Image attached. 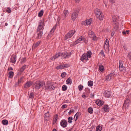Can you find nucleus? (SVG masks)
Wrapping results in <instances>:
<instances>
[{
	"mask_svg": "<svg viewBox=\"0 0 131 131\" xmlns=\"http://www.w3.org/2000/svg\"><path fill=\"white\" fill-rule=\"evenodd\" d=\"M71 55V53L67 52H64L63 53L59 52L56 53V54L51 58V60L56 59L60 56H61L63 58H68Z\"/></svg>",
	"mask_w": 131,
	"mask_h": 131,
	"instance_id": "f257e3e1",
	"label": "nucleus"
},
{
	"mask_svg": "<svg viewBox=\"0 0 131 131\" xmlns=\"http://www.w3.org/2000/svg\"><path fill=\"white\" fill-rule=\"evenodd\" d=\"M44 83L43 81H37L34 83L33 86L35 89L38 90L43 86Z\"/></svg>",
	"mask_w": 131,
	"mask_h": 131,
	"instance_id": "f03ea898",
	"label": "nucleus"
},
{
	"mask_svg": "<svg viewBox=\"0 0 131 131\" xmlns=\"http://www.w3.org/2000/svg\"><path fill=\"white\" fill-rule=\"evenodd\" d=\"M54 87L52 83L49 82H47L45 86V89L46 90H54Z\"/></svg>",
	"mask_w": 131,
	"mask_h": 131,
	"instance_id": "7ed1b4c3",
	"label": "nucleus"
},
{
	"mask_svg": "<svg viewBox=\"0 0 131 131\" xmlns=\"http://www.w3.org/2000/svg\"><path fill=\"white\" fill-rule=\"evenodd\" d=\"M44 21L43 20L41 21L40 22L39 24L37 30V31H42L44 29L43 27L45 26L44 24Z\"/></svg>",
	"mask_w": 131,
	"mask_h": 131,
	"instance_id": "20e7f679",
	"label": "nucleus"
},
{
	"mask_svg": "<svg viewBox=\"0 0 131 131\" xmlns=\"http://www.w3.org/2000/svg\"><path fill=\"white\" fill-rule=\"evenodd\" d=\"M79 11L77 10H74V12H73L71 16V19L73 21L74 20L77 18Z\"/></svg>",
	"mask_w": 131,
	"mask_h": 131,
	"instance_id": "39448f33",
	"label": "nucleus"
},
{
	"mask_svg": "<svg viewBox=\"0 0 131 131\" xmlns=\"http://www.w3.org/2000/svg\"><path fill=\"white\" fill-rule=\"evenodd\" d=\"M119 69L120 71L125 72L126 71L125 67L123 66V62L121 60L119 61Z\"/></svg>",
	"mask_w": 131,
	"mask_h": 131,
	"instance_id": "423d86ee",
	"label": "nucleus"
},
{
	"mask_svg": "<svg viewBox=\"0 0 131 131\" xmlns=\"http://www.w3.org/2000/svg\"><path fill=\"white\" fill-rule=\"evenodd\" d=\"M69 14V12L67 10H64L63 11V14L62 15L61 19L63 20L67 17L68 16Z\"/></svg>",
	"mask_w": 131,
	"mask_h": 131,
	"instance_id": "0eeeda50",
	"label": "nucleus"
},
{
	"mask_svg": "<svg viewBox=\"0 0 131 131\" xmlns=\"http://www.w3.org/2000/svg\"><path fill=\"white\" fill-rule=\"evenodd\" d=\"M130 100L128 99H127L124 102L123 106L126 107V108H128L129 105Z\"/></svg>",
	"mask_w": 131,
	"mask_h": 131,
	"instance_id": "6e6552de",
	"label": "nucleus"
},
{
	"mask_svg": "<svg viewBox=\"0 0 131 131\" xmlns=\"http://www.w3.org/2000/svg\"><path fill=\"white\" fill-rule=\"evenodd\" d=\"M115 74H114V72H112L109 74L108 75H107L106 77V80L107 81H109L111 79H112L114 76V75Z\"/></svg>",
	"mask_w": 131,
	"mask_h": 131,
	"instance_id": "1a4fd4ad",
	"label": "nucleus"
},
{
	"mask_svg": "<svg viewBox=\"0 0 131 131\" xmlns=\"http://www.w3.org/2000/svg\"><path fill=\"white\" fill-rule=\"evenodd\" d=\"M67 125V123L66 120L63 119L60 122V125L63 128L66 127Z\"/></svg>",
	"mask_w": 131,
	"mask_h": 131,
	"instance_id": "9d476101",
	"label": "nucleus"
},
{
	"mask_svg": "<svg viewBox=\"0 0 131 131\" xmlns=\"http://www.w3.org/2000/svg\"><path fill=\"white\" fill-rule=\"evenodd\" d=\"M36 33H37L36 39H41L42 37L43 32L36 31Z\"/></svg>",
	"mask_w": 131,
	"mask_h": 131,
	"instance_id": "9b49d317",
	"label": "nucleus"
},
{
	"mask_svg": "<svg viewBox=\"0 0 131 131\" xmlns=\"http://www.w3.org/2000/svg\"><path fill=\"white\" fill-rule=\"evenodd\" d=\"M92 21V19H89L86 20L85 21H84L83 22L82 25H90L91 24Z\"/></svg>",
	"mask_w": 131,
	"mask_h": 131,
	"instance_id": "f8f14e48",
	"label": "nucleus"
},
{
	"mask_svg": "<svg viewBox=\"0 0 131 131\" xmlns=\"http://www.w3.org/2000/svg\"><path fill=\"white\" fill-rule=\"evenodd\" d=\"M85 53L83 54L81 56V60L83 61H87L88 60V59L86 57Z\"/></svg>",
	"mask_w": 131,
	"mask_h": 131,
	"instance_id": "ddd939ff",
	"label": "nucleus"
},
{
	"mask_svg": "<svg viewBox=\"0 0 131 131\" xmlns=\"http://www.w3.org/2000/svg\"><path fill=\"white\" fill-rule=\"evenodd\" d=\"M16 55L12 56L10 59V61L13 63H15L16 61Z\"/></svg>",
	"mask_w": 131,
	"mask_h": 131,
	"instance_id": "4468645a",
	"label": "nucleus"
},
{
	"mask_svg": "<svg viewBox=\"0 0 131 131\" xmlns=\"http://www.w3.org/2000/svg\"><path fill=\"white\" fill-rule=\"evenodd\" d=\"M84 39V37H83L81 36L74 43L76 45L78 43H79L80 41L83 40Z\"/></svg>",
	"mask_w": 131,
	"mask_h": 131,
	"instance_id": "2eb2a0df",
	"label": "nucleus"
},
{
	"mask_svg": "<svg viewBox=\"0 0 131 131\" xmlns=\"http://www.w3.org/2000/svg\"><path fill=\"white\" fill-rule=\"evenodd\" d=\"M56 28V26H54L52 28L50 31V34H49L48 36V38L52 36Z\"/></svg>",
	"mask_w": 131,
	"mask_h": 131,
	"instance_id": "dca6fc26",
	"label": "nucleus"
},
{
	"mask_svg": "<svg viewBox=\"0 0 131 131\" xmlns=\"http://www.w3.org/2000/svg\"><path fill=\"white\" fill-rule=\"evenodd\" d=\"M26 66V65L23 66L20 69L19 72H18V74H20L23 72L25 69Z\"/></svg>",
	"mask_w": 131,
	"mask_h": 131,
	"instance_id": "f3484780",
	"label": "nucleus"
},
{
	"mask_svg": "<svg viewBox=\"0 0 131 131\" xmlns=\"http://www.w3.org/2000/svg\"><path fill=\"white\" fill-rule=\"evenodd\" d=\"M31 82H27L24 85V88H28L31 85Z\"/></svg>",
	"mask_w": 131,
	"mask_h": 131,
	"instance_id": "a211bd4d",
	"label": "nucleus"
},
{
	"mask_svg": "<svg viewBox=\"0 0 131 131\" xmlns=\"http://www.w3.org/2000/svg\"><path fill=\"white\" fill-rule=\"evenodd\" d=\"M104 94L105 95V97H108L111 96V92L108 91H105L104 93Z\"/></svg>",
	"mask_w": 131,
	"mask_h": 131,
	"instance_id": "6ab92c4d",
	"label": "nucleus"
},
{
	"mask_svg": "<svg viewBox=\"0 0 131 131\" xmlns=\"http://www.w3.org/2000/svg\"><path fill=\"white\" fill-rule=\"evenodd\" d=\"M86 56L87 58H90L91 57V55L92 54V53L90 51H88L86 53H85Z\"/></svg>",
	"mask_w": 131,
	"mask_h": 131,
	"instance_id": "aec40b11",
	"label": "nucleus"
},
{
	"mask_svg": "<svg viewBox=\"0 0 131 131\" xmlns=\"http://www.w3.org/2000/svg\"><path fill=\"white\" fill-rule=\"evenodd\" d=\"M41 42L40 41H39L36 42L35 44H34L32 46V48L35 49L39 45Z\"/></svg>",
	"mask_w": 131,
	"mask_h": 131,
	"instance_id": "412c9836",
	"label": "nucleus"
},
{
	"mask_svg": "<svg viewBox=\"0 0 131 131\" xmlns=\"http://www.w3.org/2000/svg\"><path fill=\"white\" fill-rule=\"evenodd\" d=\"M103 109L104 110V111L105 112H108L109 111V108L108 105H105Z\"/></svg>",
	"mask_w": 131,
	"mask_h": 131,
	"instance_id": "4be33fe9",
	"label": "nucleus"
},
{
	"mask_svg": "<svg viewBox=\"0 0 131 131\" xmlns=\"http://www.w3.org/2000/svg\"><path fill=\"white\" fill-rule=\"evenodd\" d=\"M95 12H96V17L100 15V14L102 13L100 10L98 9H96L95 10Z\"/></svg>",
	"mask_w": 131,
	"mask_h": 131,
	"instance_id": "5701e85b",
	"label": "nucleus"
},
{
	"mask_svg": "<svg viewBox=\"0 0 131 131\" xmlns=\"http://www.w3.org/2000/svg\"><path fill=\"white\" fill-rule=\"evenodd\" d=\"M107 47L108 48H109V41L108 39H106L105 42V47Z\"/></svg>",
	"mask_w": 131,
	"mask_h": 131,
	"instance_id": "b1692460",
	"label": "nucleus"
},
{
	"mask_svg": "<svg viewBox=\"0 0 131 131\" xmlns=\"http://www.w3.org/2000/svg\"><path fill=\"white\" fill-rule=\"evenodd\" d=\"M98 19L100 20H102L103 18V15L102 13L100 14L99 16L96 17Z\"/></svg>",
	"mask_w": 131,
	"mask_h": 131,
	"instance_id": "393cba45",
	"label": "nucleus"
},
{
	"mask_svg": "<svg viewBox=\"0 0 131 131\" xmlns=\"http://www.w3.org/2000/svg\"><path fill=\"white\" fill-rule=\"evenodd\" d=\"M99 68L100 71L101 72H103L104 70V67L102 65L99 66Z\"/></svg>",
	"mask_w": 131,
	"mask_h": 131,
	"instance_id": "a878e982",
	"label": "nucleus"
},
{
	"mask_svg": "<svg viewBox=\"0 0 131 131\" xmlns=\"http://www.w3.org/2000/svg\"><path fill=\"white\" fill-rule=\"evenodd\" d=\"M14 75V73L13 71H10L9 73L8 77L9 78H12L13 77Z\"/></svg>",
	"mask_w": 131,
	"mask_h": 131,
	"instance_id": "bb28decb",
	"label": "nucleus"
},
{
	"mask_svg": "<svg viewBox=\"0 0 131 131\" xmlns=\"http://www.w3.org/2000/svg\"><path fill=\"white\" fill-rule=\"evenodd\" d=\"M8 123V121L7 120H3L2 121V124L4 125H6Z\"/></svg>",
	"mask_w": 131,
	"mask_h": 131,
	"instance_id": "cd10ccee",
	"label": "nucleus"
},
{
	"mask_svg": "<svg viewBox=\"0 0 131 131\" xmlns=\"http://www.w3.org/2000/svg\"><path fill=\"white\" fill-rule=\"evenodd\" d=\"M88 34L89 36L90 37H92L93 36V35H94V33L91 30H90L89 31Z\"/></svg>",
	"mask_w": 131,
	"mask_h": 131,
	"instance_id": "c85d7f7f",
	"label": "nucleus"
},
{
	"mask_svg": "<svg viewBox=\"0 0 131 131\" xmlns=\"http://www.w3.org/2000/svg\"><path fill=\"white\" fill-rule=\"evenodd\" d=\"M70 32H68L67 34H66L65 37L66 38V39H67L68 38H71L72 37V35H70Z\"/></svg>",
	"mask_w": 131,
	"mask_h": 131,
	"instance_id": "c756f323",
	"label": "nucleus"
},
{
	"mask_svg": "<svg viewBox=\"0 0 131 131\" xmlns=\"http://www.w3.org/2000/svg\"><path fill=\"white\" fill-rule=\"evenodd\" d=\"M93 109L91 107H89L88 108V111L89 113L91 114L93 113Z\"/></svg>",
	"mask_w": 131,
	"mask_h": 131,
	"instance_id": "7c9ffc66",
	"label": "nucleus"
},
{
	"mask_svg": "<svg viewBox=\"0 0 131 131\" xmlns=\"http://www.w3.org/2000/svg\"><path fill=\"white\" fill-rule=\"evenodd\" d=\"M88 84L89 86H92L93 85V82L92 81H89L88 82Z\"/></svg>",
	"mask_w": 131,
	"mask_h": 131,
	"instance_id": "2f4dec72",
	"label": "nucleus"
},
{
	"mask_svg": "<svg viewBox=\"0 0 131 131\" xmlns=\"http://www.w3.org/2000/svg\"><path fill=\"white\" fill-rule=\"evenodd\" d=\"M43 10H41L39 13L38 14V16L39 17H41L43 14Z\"/></svg>",
	"mask_w": 131,
	"mask_h": 131,
	"instance_id": "473e14b6",
	"label": "nucleus"
},
{
	"mask_svg": "<svg viewBox=\"0 0 131 131\" xmlns=\"http://www.w3.org/2000/svg\"><path fill=\"white\" fill-rule=\"evenodd\" d=\"M56 69H63V64L61 65H60L59 66H57L56 67Z\"/></svg>",
	"mask_w": 131,
	"mask_h": 131,
	"instance_id": "72a5a7b5",
	"label": "nucleus"
},
{
	"mask_svg": "<svg viewBox=\"0 0 131 131\" xmlns=\"http://www.w3.org/2000/svg\"><path fill=\"white\" fill-rule=\"evenodd\" d=\"M66 82L67 84H71L72 82L71 81V79L70 78H69L67 79L66 80Z\"/></svg>",
	"mask_w": 131,
	"mask_h": 131,
	"instance_id": "f704fd0d",
	"label": "nucleus"
},
{
	"mask_svg": "<svg viewBox=\"0 0 131 131\" xmlns=\"http://www.w3.org/2000/svg\"><path fill=\"white\" fill-rule=\"evenodd\" d=\"M49 116V113L48 111L47 113H45L44 116L45 118H47Z\"/></svg>",
	"mask_w": 131,
	"mask_h": 131,
	"instance_id": "c9c22d12",
	"label": "nucleus"
},
{
	"mask_svg": "<svg viewBox=\"0 0 131 131\" xmlns=\"http://www.w3.org/2000/svg\"><path fill=\"white\" fill-rule=\"evenodd\" d=\"M24 78V77H22L18 80V83L19 84L23 82V80Z\"/></svg>",
	"mask_w": 131,
	"mask_h": 131,
	"instance_id": "e433bc0d",
	"label": "nucleus"
},
{
	"mask_svg": "<svg viewBox=\"0 0 131 131\" xmlns=\"http://www.w3.org/2000/svg\"><path fill=\"white\" fill-rule=\"evenodd\" d=\"M68 122L70 123H72V121L73 119V118L72 117H69L68 118Z\"/></svg>",
	"mask_w": 131,
	"mask_h": 131,
	"instance_id": "4c0bfd02",
	"label": "nucleus"
},
{
	"mask_svg": "<svg viewBox=\"0 0 131 131\" xmlns=\"http://www.w3.org/2000/svg\"><path fill=\"white\" fill-rule=\"evenodd\" d=\"M78 89L79 91H81L83 89V86L81 85H79L78 86Z\"/></svg>",
	"mask_w": 131,
	"mask_h": 131,
	"instance_id": "58836bf2",
	"label": "nucleus"
},
{
	"mask_svg": "<svg viewBox=\"0 0 131 131\" xmlns=\"http://www.w3.org/2000/svg\"><path fill=\"white\" fill-rule=\"evenodd\" d=\"M102 129V127L100 126H97L96 128V131H100Z\"/></svg>",
	"mask_w": 131,
	"mask_h": 131,
	"instance_id": "ea45409f",
	"label": "nucleus"
},
{
	"mask_svg": "<svg viewBox=\"0 0 131 131\" xmlns=\"http://www.w3.org/2000/svg\"><path fill=\"white\" fill-rule=\"evenodd\" d=\"M75 32V31L74 30H72L70 31L69 32H70V35H72V36Z\"/></svg>",
	"mask_w": 131,
	"mask_h": 131,
	"instance_id": "a19ab883",
	"label": "nucleus"
},
{
	"mask_svg": "<svg viewBox=\"0 0 131 131\" xmlns=\"http://www.w3.org/2000/svg\"><path fill=\"white\" fill-rule=\"evenodd\" d=\"M62 89L63 91H65L67 89V86L66 85H64L62 86Z\"/></svg>",
	"mask_w": 131,
	"mask_h": 131,
	"instance_id": "79ce46f5",
	"label": "nucleus"
},
{
	"mask_svg": "<svg viewBox=\"0 0 131 131\" xmlns=\"http://www.w3.org/2000/svg\"><path fill=\"white\" fill-rule=\"evenodd\" d=\"M79 113L77 112V113H76V114L74 116V118H75V117H76V119H75V121H76V120L78 119V116L79 115Z\"/></svg>",
	"mask_w": 131,
	"mask_h": 131,
	"instance_id": "37998d69",
	"label": "nucleus"
},
{
	"mask_svg": "<svg viewBox=\"0 0 131 131\" xmlns=\"http://www.w3.org/2000/svg\"><path fill=\"white\" fill-rule=\"evenodd\" d=\"M34 97V94L32 92H31L29 95V98H32Z\"/></svg>",
	"mask_w": 131,
	"mask_h": 131,
	"instance_id": "c03bdc74",
	"label": "nucleus"
},
{
	"mask_svg": "<svg viewBox=\"0 0 131 131\" xmlns=\"http://www.w3.org/2000/svg\"><path fill=\"white\" fill-rule=\"evenodd\" d=\"M117 18L115 16H113L112 17V19L114 22H115L116 21Z\"/></svg>",
	"mask_w": 131,
	"mask_h": 131,
	"instance_id": "a18cd8bd",
	"label": "nucleus"
},
{
	"mask_svg": "<svg viewBox=\"0 0 131 131\" xmlns=\"http://www.w3.org/2000/svg\"><path fill=\"white\" fill-rule=\"evenodd\" d=\"M91 38H92V40H95L97 39V37L94 34L93 35V36Z\"/></svg>",
	"mask_w": 131,
	"mask_h": 131,
	"instance_id": "49530a36",
	"label": "nucleus"
},
{
	"mask_svg": "<svg viewBox=\"0 0 131 131\" xmlns=\"http://www.w3.org/2000/svg\"><path fill=\"white\" fill-rule=\"evenodd\" d=\"M100 53L103 56L105 57V55L103 51L102 50L100 52Z\"/></svg>",
	"mask_w": 131,
	"mask_h": 131,
	"instance_id": "de8ad7c7",
	"label": "nucleus"
},
{
	"mask_svg": "<svg viewBox=\"0 0 131 131\" xmlns=\"http://www.w3.org/2000/svg\"><path fill=\"white\" fill-rule=\"evenodd\" d=\"M63 68H68L69 66V64H63Z\"/></svg>",
	"mask_w": 131,
	"mask_h": 131,
	"instance_id": "09e8293b",
	"label": "nucleus"
},
{
	"mask_svg": "<svg viewBox=\"0 0 131 131\" xmlns=\"http://www.w3.org/2000/svg\"><path fill=\"white\" fill-rule=\"evenodd\" d=\"M66 75V73L64 72H63V73H62L61 74V76L62 77V78H64L65 77Z\"/></svg>",
	"mask_w": 131,
	"mask_h": 131,
	"instance_id": "8fccbe9b",
	"label": "nucleus"
},
{
	"mask_svg": "<svg viewBox=\"0 0 131 131\" xmlns=\"http://www.w3.org/2000/svg\"><path fill=\"white\" fill-rule=\"evenodd\" d=\"M100 102V100H98L95 102L96 104L98 105L99 106Z\"/></svg>",
	"mask_w": 131,
	"mask_h": 131,
	"instance_id": "3c124183",
	"label": "nucleus"
},
{
	"mask_svg": "<svg viewBox=\"0 0 131 131\" xmlns=\"http://www.w3.org/2000/svg\"><path fill=\"white\" fill-rule=\"evenodd\" d=\"M74 112V110L72 109V110H70L69 112L68 113V114L69 115H70V114L73 112Z\"/></svg>",
	"mask_w": 131,
	"mask_h": 131,
	"instance_id": "603ef678",
	"label": "nucleus"
},
{
	"mask_svg": "<svg viewBox=\"0 0 131 131\" xmlns=\"http://www.w3.org/2000/svg\"><path fill=\"white\" fill-rule=\"evenodd\" d=\"M6 11L7 13H10L11 12V10L10 9L8 8H7V9L6 10Z\"/></svg>",
	"mask_w": 131,
	"mask_h": 131,
	"instance_id": "864d4df0",
	"label": "nucleus"
},
{
	"mask_svg": "<svg viewBox=\"0 0 131 131\" xmlns=\"http://www.w3.org/2000/svg\"><path fill=\"white\" fill-rule=\"evenodd\" d=\"M58 115L57 114L54 118V120L56 122V121H57V119H58Z\"/></svg>",
	"mask_w": 131,
	"mask_h": 131,
	"instance_id": "5fc2aeb1",
	"label": "nucleus"
},
{
	"mask_svg": "<svg viewBox=\"0 0 131 131\" xmlns=\"http://www.w3.org/2000/svg\"><path fill=\"white\" fill-rule=\"evenodd\" d=\"M26 60V59L25 58H22L21 60V62L22 63H24L25 61Z\"/></svg>",
	"mask_w": 131,
	"mask_h": 131,
	"instance_id": "6e6d98bb",
	"label": "nucleus"
},
{
	"mask_svg": "<svg viewBox=\"0 0 131 131\" xmlns=\"http://www.w3.org/2000/svg\"><path fill=\"white\" fill-rule=\"evenodd\" d=\"M67 107V105L66 104H64L62 105V108H64Z\"/></svg>",
	"mask_w": 131,
	"mask_h": 131,
	"instance_id": "4d7b16f0",
	"label": "nucleus"
},
{
	"mask_svg": "<svg viewBox=\"0 0 131 131\" xmlns=\"http://www.w3.org/2000/svg\"><path fill=\"white\" fill-rule=\"evenodd\" d=\"M100 103H99V106H102V105H103V101H101L100 100V102H99Z\"/></svg>",
	"mask_w": 131,
	"mask_h": 131,
	"instance_id": "13d9d810",
	"label": "nucleus"
},
{
	"mask_svg": "<svg viewBox=\"0 0 131 131\" xmlns=\"http://www.w3.org/2000/svg\"><path fill=\"white\" fill-rule=\"evenodd\" d=\"M110 2L112 3H114L115 2V0H109Z\"/></svg>",
	"mask_w": 131,
	"mask_h": 131,
	"instance_id": "bf43d9fd",
	"label": "nucleus"
},
{
	"mask_svg": "<svg viewBox=\"0 0 131 131\" xmlns=\"http://www.w3.org/2000/svg\"><path fill=\"white\" fill-rule=\"evenodd\" d=\"M13 70V69L12 68V67H9L8 69V71H9V70Z\"/></svg>",
	"mask_w": 131,
	"mask_h": 131,
	"instance_id": "052dcab7",
	"label": "nucleus"
},
{
	"mask_svg": "<svg viewBox=\"0 0 131 131\" xmlns=\"http://www.w3.org/2000/svg\"><path fill=\"white\" fill-rule=\"evenodd\" d=\"M122 33L124 35H125L126 34V31H124V30H123V32H122Z\"/></svg>",
	"mask_w": 131,
	"mask_h": 131,
	"instance_id": "680f3d73",
	"label": "nucleus"
},
{
	"mask_svg": "<svg viewBox=\"0 0 131 131\" xmlns=\"http://www.w3.org/2000/svg\"><path fill=\"white\" fill-rule=\"evenodd\" d=\"M80 0H75L76 2L77 3H79L80 1Z\"/></svg>",
	"mask_w": 131,
	"mask_h": 131,
	"instance_id": "e2e57ef3",
	"label": "nucleus"
},
{
	"mask_svg": "<svg viewBox=\"0 0 131 131\" xmlns=\"http://www.w3.org/2000/svg\"><path fill=\"white\" fill-rule=\"evenodd\" d=\"M94 96V95L93 94H91V97H92Z\"/></svg>",
	"mask_w": 131,
	"mask_h": 131,
	"instance_id": "0e129e2a",
	"label": "nucleus"
},
{
	"mask_svg": "<svg viewBox=\"0 0 131 131\" xmlns=\"http://www.w3.org/2000/svg\"><path fill=\"white\" fill-rule=\"evenodd\" d=\"M126 32H127V34H128V33H129V31L128 30H126Z\"/></svg>",
	"mask_w": 131,
	"mask_h": 131,
	"instance_id": "69168bd1",
	"label": "nucleus"
},
{
	"mask_svg": "<svg viewBox=\"0 0 131 131\" xmlns=\"http://www.w3.org/2000/svg\"><path fill=\"white\" fill-rule=\"evenodd\" d=\"M52 131H57V130L55 129H53V130Z\"/></svg>",
	"mask_w": 131,
	"mask_h": 131,
	"instance_id": "338daca9",
	"label": "nucleus"
},
{
	"mask_svg": "<svg viewBox=\"0 0 131 131\" xmlns=\"http://www.w3.org/2000/svg\"><path fill=\"white\" fill-rule=\"evenodd\" d=\"M5 26H7L8 25V24L7 23H6L5 24Z\"/></svg>",
	"mask_w": 131,
	"mask_h": 131,
	"instance_id": "774afa93",
	"label": "nucleus"
}]
</instances>
